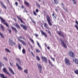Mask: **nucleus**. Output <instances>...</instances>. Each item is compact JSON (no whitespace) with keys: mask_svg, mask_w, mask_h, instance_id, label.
<instances>
[{"mask_svg":"<svg viewBox=\"0 0 78 78\" xmlns=\"http://www.w3.org/2000/svg\"><path fill=\"white\" fill-rule=\"evenodd\" d=\"M0 19L1 22L3 23L4 25H5L6 27H7L8 28H9V25L8 24V23L6 22V21L4 19H3L2 17H0Z\"/></svg>","mask_w":78,"mask_h":78,"instance_id":"1","label":"nucleus"},{"mask_svg":"<svg viewBox=\"0 0 78 78\" xmlns=\"http://www.w3.org/2000/svg\"><path fill=\"white\" fill-rule=\"evenodd\" d=\"M46 19L48 22V23L49 25L50 26H51L52 25V24L51 23V19H50V18L49 17V16L47 15L46 16Z\"/></svg>","mask_w":78,"mask_h":78,"instance_id":"2","label":"nucleus"},{"mask_svg":"<svg viewBox=\"0 0 78 78\" xmlns=\"http://www.w3.org/2000/svg\"><path fill=\"white\" fill-rule=\"evenodd\" d=\"M65 62L66 64L68 66H70V62L69 61V59L67 58H66L65 59Z\"/></svg>","mask_w":78,"mask_h":78,"instance_id":"3","label":"nucleus"},{"mask_svg":"<svg viewBox=\"0 0 78 78\" xmlns=\"http://www.w3.org/2000/svg\"><path fill=\"white\" fill-rule=\"evenodd\" d=\"M68 54L69 56H70V57H72V58L75 57V53L73 51H69L68 53Z\"/></svg>","mask_w":78,"mask_h":78,"instance_id":"4","label":"nucleus"},{"mask_svg":"<svg viewBox=\"0 0 78 78\" xmlns=\"http://www.w3.org/2000/svg\"><path fill=\"white\" fill-rule=\"evenodd\" d=\"M3 72H4V73H6L7 75H9V76H11V75L10 74H9V73L7 71V70H6V68H4L3 69Z\"/></svg>","mask_w":78,"mask_h":78,"instance_id":"5","label":"nucleus"},{"mask_svg":"<svg viewBox=\"0 0 78 78\" xmlns=\"http://www.w3.org/2000/svg\"><path fill=\"white\" fill-rule=\"evenodd\" d=\"M60 40L61 41V43L63 44V47L65 48H66L67 46H66V44H65V43H64V41H63V40H62V39L60 38Z\"/></svg>","mask_w":78,"mask_h":78,"instance_id":"6","label":"nucleus"},{"mask_svg":"<svg viewBox=\"0 0 78 78\" xmlns=\"http://www.w3.org/2000/svg\"><path fill=\"white\" fill-rule=\"evenodd\" d=\"M41 58L43 60V61H44L45 63L47 62V58L46 57L42 56L41 57Z\"/></svg>","mask_w":78,"mask_h":78,"instance_id":"7","label":"nucleus"},{"mask_svg":"<svg viewBox=\"0 0 78 78\" xmlns=\"http://www.w3.org/2000/svg\"><path fill=\"white\" fill-rule=\"evenodd\" d=\"M38 69L40 71V73H42V66L41 65L38 64Z\"/></svg>","mask_w":78,"mask_h":78,"instance_id":"8","label":"nucleus"},{"mask_svg":"<svg viewBox=\"0 0 78 78\" xmlns=\"http://www.w3.org/2000/svg\"><path fill=\"white\" fill-rule=\"evenodd\" d=\"M57 34L58 35H59L60 36H62V37H63L64 39V35H63V34H62V32L61 31H58L57 32Z\"/></svg>","mask_w":78,"mask_h":78,"instance_id":"9","label":"nucleus"},{"mask_svg":"<svg viewBox=\"0 0 78 78\" xmlns=\"http://www.w3.org/2000/svg\"><path fill=\"white\" fill-rule=\"evenodd\" d=\"M21 27H22L25 30H27V27L26 26H24L23 24L20 25Z\"/></svg>","mask_w":78,"mask_h":78,"instance_id":"10","label":"nucleus"},{"mask_svg":"<svg viewBox=\"0 0 78 78\" xmlns=\"http://www.w3.org/2000/svg\"><path fill=\"white\" fill-rule=\"evenodd\" d=\"M52 16H53V19L54 20H56V17H57V15L55 14V13H53L52 14Z\"/></svg>","mask_w":78,"mask_h":78,"instance_id":"11","label":"nucleus"},{"mask_svg":"<svg viewBox=\"0 0 78 78\" xmlns=\"http://www.w3.org/2000/svg\"><path fill=\"white\" fill-rule=\"evenodd\" d=\"M18 39L19 41H20V42H21V43H22V44H23V45H27V43L24 42L22 40H20L19 38H18Z\"/></svg>","mask_w":78,"mask_h":78,"instance_id":"12","label":"nucleus"},{"mask_svg":"<svg viewBox=\"0 0 78 78\" xmlns=\"http://www.w3.org/2000/svg\"><path fill=\"white\" fill-rule=\"evenodd\" d=\"M41 34H42V35L44 36L45 37H47V35L45 33V32H44L43 31H41Z\"/></svg>","mask_w":78,"mask_h":78,"instance_id":"13","label":"nucleus"},{"mask_svg":"<svg viewBox=\"0 0 78 78\" xmlns=\"http://www.w3.org/2000/svg\"><path fill=\"white\" fill-rule=\"evenodd\" d=\"M16 17H17V18H18L19 20H20V22H21V23H24L23 22V21H22V18H21L19 17V16H17Z\"/></svg>","mask_w":78,"mask_h":78,"instance_id":"14","label":"nucleus"},{"mask_svg":"<svg viewBox=\"0 0 78 78\" xmlns=\"http://www.w3.org/2000/svg\"><path fill=\"white\" fill-rule=\"evenodd\" d=\"M16 66L18 67V69L19 70H22V68H21V67H20V66H19V64L16 63Z\"/></svg>","mask_w":78,"mask_h":78,"instance_id":"15","label":"nucleus"},{"mask_svg":"<svg viewBox=\"0 0 78 78\" xmlns=\"http://www.w3.org/2000/svg\"><path fill=\"white\" fill-rule=\"evenodd\" d=\"M9 71H10V72H11V73H12L13 74V75H14V74H15L14 73V72H13V71H12V69H11L10 67H9Z\"/></svg>","mask_w":78,"mask_h":78,"instance_id":"16","label":"nucleus"},{"mask_svg":"<svg viewBox=\"0 0 78 78\" xmlns=\"http://www.w3.org/2000/svg\"><path fill=\"white\" fill-rule=\"evenodd\" d=\"M54 2L56 5H58V0H54Z\"/></svg>","mask_w":78,"mask_h":78,"instance_id":"17","label":"nucleus"},{"mask_svg":"<svg viewBox=\"0 0 78 78\" xmlns=\"http://www.w3.org/2000/svg\"><path fill=\"white\" fill-rule=\"evenodd\" d=\"M24 4L26 5H27V6H28L30 5L29 4V3H28V2H27L26 1H24Z\"/></svg>","mask_w":78,"mask_h":78,"instance_id":"18","label":"nucleus"},{"mask_svg":"<svg viewBox=\"0 0 78 78\" xmlns=\"http://www.w3.org/2000/svg\"><path fill=\"white\" fill-rule=\"evenodd\" d=\"M0 3L1 4H2V6H3L4 8H5V9H6V6H5V5H4L3 4L2 2L0 1Z\"/></svg>","mask_w":78,"mask_h":78,"instance_id":"19","label":"nucleus"},{"mask_svg":"<svg viewBox=\"0 0 78 78\" xmlns=\"http://www.w3.org/2000/svg\"><path fill=\"white\" fill-rule=\"evenodd\" d=\"M75 62L76 64H78V59L77 58H75Z\"/></svg>","mask_w":78,"mask_h":78,"instance_id":"20","label":"nucleus"},{"mask_svg":"<svg viewBox=\"0 0 78 78\" xmlns=\"http://www.w3.org/2000/svg\"><path fill=\"white\" fill-rule=\"evenodd\" d=\"M62 5H63V9H64V10L65 11H66L67 12H68L67 10V9H66L64 8V4H63V3H62Z\"/></svg>","mask_w":78,"mask_h":78,"instance_id":"21","label":"nucleus"},{"mask_svg":"<svg viewBox=\"0 0 78 78\" xmlns=\"http://www.w3.org/2000/svg\"><path fill=\"white\" fill-rule=\"evenodd\" d=\"M12 29L13 30H14L15 32H17V30H16V28H15L14 27H12Z\"/></svg>","mask_w":78,"mask_h":78,"instance_id":"22","label":"nucleus"},{"mask_svg":"<svg viewBox=\"0 0 78 78\" xmlns=\"http://www.w3.org/2000/svg\"><path fill=\"white\" fill-rule=\"evenodd\" d=\"M15 26L17 28H20V26H19V25H18L17 23H16V24Z\"/></svg>","mask_w":78,"mask_h":78,"instance_id":"23","label":"nucleus"},{"mask_svg":"<svg viewBox=\"0 0 78 78\" xmlns=\"http://www.w3.org/2000/svg\"><path fill=\"white\" fill-rule=\"evenodd\" d=\"M36 4L38 6V8H41V5H40L39 4H38L37 2H36Z\"/></svg>","mask_w":78,"mask_h":78,"instance_id":"24","label":"nucleus"},{"mask_svg":"<svg viewBox=\"0 0 78 78\" xmlns=\"http://www.w3.org/2000/svg\"><path fill=\"white\" fill-rule=\"evenodd\" d=\"M74 73H75L76 74H77V75H78V70H76L74 71Z\"/></svg>","mask_w":78,"mask_h":78,"instance_id":"25","label":"nucleus"},{"mask_svg":"<svg viewBox=\"0 0 78 78\" xmlns=\"http://www.w3.org/2000/svg\"><path fill=\"white\" fill-rule=\"evenodd\" d=\"M1 27L2 28L3 31H4V28H3V26L2 24L1 25Z\"/></svg>","mask_w":78,"mask_h":78,"instance_id":"26","label":"nucleus"},{"mask_svg":"<svg viewBox=\"0 0 78 78\" xmlns=\"http://www.w3.org/2000/svg\"><path fill=\"white\" fill-rule=\"evenodd\" d=\"M40 52L41 51L39 50V49H36V52H37V53H40Z\"/></svg>","mask_w":78,"mask_h":78,"instance_id":"27","label":"nucleus"},{"mask_svg":"<svg viewBox=\"0 0 78 78\" xmlns=\"http://www.w3.org/2000/svg\"><path fill=\"white\" fill-rule=\"evenodd\" d=\"M18 47L19 48V49L20 50H21V46H20V44H19Z\"/></svg>","mask_w":78,"mask_h":78,"instance_id":"28","label":"nucleus"},{"mask_svg":"<svg viewBox=\"0 0 78 78\" xmlns=\"http://www.w3.org/2000/svg\"><path fill=\"white\" fill-rule=\"evenodd\" d=\"M47 26H48V25L46 23H45L44 24V27L46 28V27H47Z\"/></svg>","mask_w":78,"mask_h":78,"instance_id":"29","label":"nucleus"},{"mask_svg":"<svg viewBox=\"0 0 78 78\" xmlns=\"http://www.w3.org/2000/svg\"><path fill=\"white\" fill-rule=\"evenodd\" d=\"M5 50L7 52H9V53H10V51L9 49H7V48H5Z\"/></svg>","mask_w":78,"mask_h":78,"instance_id":"30","label":"nucleus"},{"mask_svg":"<svg viewBox=\"0 0 78 78\" xmlns=\"http://www.w3.org/2000/svg\"><path fill=\"white\" fill-rule=\"evenodd\" d=\"M24 72L25 73H28V70L27 69H25L24 70Z\"/></svg>","mask_w":78,"mask_h":78,"instance_id":"31","label":"nucleus"},{"mask_svg":"<svg viewBox=\"0 0 78 78\" xmlns=\"http://www.w3.org/2000/svg\"><path fill=\"white\" fill-rule=\"evenodd\" d=\"M38 61H40V58H39V57L38 56H37L36 57Z\"/></svg>","mask_w":78,"mask_h":78,"instance_id":"32","label":"nucleus"},{"mask_svg":"<svg viewBox=\"0 0 78 78\" xmlns=\"http://www.w3.org/2000/svg\"><path fill=\"white\" fill-rule=\"evenodd\" d=\"M22 52H23V54H25V49H23V50Z\"/></svg>","mask_w":78,"mask_h":78,"instance_id":"33","label":"nucleus"},{"mask_svg":"<svg viewBox=\"0 0 78 78\" xmlns=\"http://www.w3.org/2000/svg\"><path fill=\"white\" fill-rule=\"evenodd\" d=\"M0 35H1V37H2V38H4V36L3 35V34H2L1 33V32H0Z\"/></svg>","mask_w":78,"mask_h":78,"instance_id":"34","label":"nucleus"},{"mask_svg":"<svg viewBox=\"0 0 78 78\" xmlns=\"http://www.w3.org/2000/svg\"><path fill=\"white\" fill-rule=\"evenodd\" d=\"M33 13L35 16H37V14H36V12L35 11H33Z\"/></svg>","mask_w":78,"mask_h":78,"instance_id":"35","label":"nucleus"},{"mask_svg":"<svg viewBox=\"0 0 78 78\" xmlns=\"http://www.w3.org/2000/svg\"><path fill=\"white\" fill-rule=\"evenodd\" d=\"M73 1L74 2L73 4H75V5H76V3L75 1V0H73Z\"/></svg>","mask_w":78,"mask_h":78,"instance_id":"36","label":"nucleus"},{"mask_svg":"<svg viewBox=\"0 0 78 78\" xmlns=\"http://www.w3.org/2000/svg\"><path fill=\"white\" fill-rule=\"evenodd\" d=\"M37 44L38 46H39V47H40V48H41V46L40 45V44H39L38 43H37Z\"/></svg>","mask_w":78,"mask_h":78,"instance_id":"37","label":"nucleus"},{"mask_svg":"<svg viewBox=\"0 0 78 78\" xmlns=\"http://www.w3.org/2000/svg\"><path fill=\"white\" fill-rule=\"evenodd\" d=\"M50 58H51V59H52L54 61H55V58H52L51 57Z\"/></svg>","mask_w":78,"mask_h":78,"instance_id":"38","label":"nucleus"},{"mask_svg":"<svg viewBox=\"0 0 78 78\" xmlns=\"http://www.w3.org/2000/svg\"><path fill=\"white\" fill-rule=\"evenodd\" d=\"M16 59L17 61H19V62H20V59L17 58H16Z\"/></svg>","mask_w":78,"mask_h":78,"instance_id":"39","label":"nucleus"},{"mask_svg":"<svg viewBox=\"0 0 78 78\" xmlns=\"http://www.w3.org/2000/svg\"><path fill=\"white\" fill-rule=\"evenodd\" d=\"M4 59H5V61H7V58L6 57H4Z\"/></svg>","mask_w":78,"mask_h":78,"instance_id":"40","label":"nucleus"},{"mask_svg":"<svg viewBox=\"0 0 78 78\" xmlns=\"http://www.w3.org/2000/svg\"><path fill=\"white\" fill-rule=\"evenodd\" d=\"M15 5H16V6H17L18 5V3H17V2H15Z\"/></svg>","mask_w":78,"mask_h":78,"instance_id":"41","label":"nucleus"},{"mask_svg":"<svg viewBox=\"0 0 78 78\" xmlns=\"http://www.w3.org/2000/svg\"><path fill=\"white\" fill-rule=\"evenodd\" d=\"M36 11L37 12H39V10H38V9H37L36 10Z\"/></svg>","mask_w":78,"mask_h":78,"instance_id":"42","label":"nucleus"},{"mask_svg":"<svg viewBox=\"0 0 78 78\" xmlns=\"http://www.w3.org/2000/svg\"><path fill=\"white\" fill-rule=\"evenodd\" d=\"M76 23L77 24V25H78V22L77 21H76Z\"/></svg>","mask_w":78,"mask_h":78,"instance_id":"43","label":"nucleus"},{"mask_svg":"<svg viewBox=\"0 0 78 78\" xmlns=\"http://www.w3.org/2000/svg\"><path fill=\"white\" fill-rule=\"evenodd\" d=\"M30 41H31V42L33 43H34V41L32 39H30Z\"/></svg>","mask_w":78,"mask_h":78,"instance_id":"44","label":"nucleus"},{"mask_svg":"<svg viewBox=\"0 0 78 78\" xmlns=\"http://www.w3.org/2000/svg\"><path fill=\"white\" fill-rule=\"evenodd\" d=\"M9 32L10 33H11V30L10 29L9 30Z\"/></svg>","mask_w":78,"mask_h":78,"instance_id":"45","label":"nucleus"},{"mask_svg":"<svg viewBox=\"0 0 78 78\" xmlns=\"http://www.w3.org/2000/svg\"><path fill=\"white\" fill-rule=\"evenodd\" d=\"M48 33L49 34H51V33L50 32V31H48Z\"/></svg>","mask_w":78,"mask_h":78,"instance_id":"46","label":"nucleus"},{"mask_svg":"<svg viewBox=\"0 0 78 78\" xmlns=\"http://www.w3.org/2000/svg\"><path fill=\"white\" fill-rule=\"evenodd\" d=\"M55 11H56L57 12L58 11V9H55Z\"/></svg>","mask_w":78,"mask_h":78,"instance_id":"47","label":"nucleus"},{"mask_svg":"<svg viewBox=\"0 0 78 78\" xmlns=\"http://www.w3.org/2000/svg\"><path fill=\"white\" fill-rule=\"evenodd\" d=\"M49 63L50 64H51V62H49Z\"/></svg>","mask_w":78,"mask_h":78,"instance_id":"48","label":"nucleus"},{"mask_svg":"<svg viewBox=\"0 0 78 78\" xmlns=\"http://www.w3.org/2000/svg\"><path fill=\"white\" fill-rule=\"evenodd\" d=\"M46 28H47V29H48V30H49V28H48V27H47Z\"/></svg>","mask_w":78,"mask_h":78,"instance_id":"49","label":"nucleus"},{"mask_svg":"<svg viewBox=\"0 0 78 78\" xmlns=\"http://www.w3.org/2000/svg\"><path fill=\"white\" fill-rule=\"evenodd\" d=\"M47 48L48 49V50H50V47H48Z\"/></svg>","mask_w":78,"mask_h":78,"instance_id":"50","label":"nucleus"},{"mask_svg":"<svg viewBox=\"0 0 78 78\" xmlns=\"http://www.w3.org/2000/svg\"><path fill=\"white\" fill-rule=\"evenodd\" d=\"M35 36H36V37H37L38 36V35H37V34H36Z\"/></svg>","mask_w":78,"mask_h":78,"instance_id":"51","label":"nucleus"},{"mask_svg":"<svg viewBox=\"0 0 78 78\" xmlns=\"http://www.w3.org/2000/svg\"><path fill=\"white\" fill-rule=\"evenodd\" d=\"M2 62H0V66H2Z\"/></svg>","mask_w":78,"mask_h":78,"instance_id":"52","label":"nucleus"},{"mask_svg":"<svg viewBox=\"0 0 78 78\" xmlns=\"http://www.w3.org/2000/svg\"><path fill=\"white\" fill-rule=\"evenodd\" d=\"M31 53H32V55H33V56H34V54H33V52H31Z\"/></svg>","mask_w":78,"mask_h":78,"instance_id":"53","label":"nucleus"},{"mask_svg":"<svg viewBox=\"0 0 78 78\" xmlns=\"http://www.w3.org/2000/svg\"><path fill=\"white\" fill-rule=\"evenodd\" d=\"M19 38H20V39H22V37H19Z\"/></svg>","mask_w":78,"mask_h":78,"instance_id":"54","label":"nucleus"},{"mask_svg":"<svg viewBox=\"0 0 78 78\" xmlns=\"http://www.w3.org/2000/svg\"><path fill=\"white\" fill-rule=\"evenodd\" d=\"M21 8H24V7L22 5Z\"/></svg>","mask_w":78,"mask_h":78,"instance_id":"55","label":"nucleus"},{"mask_svg":"<svg viewBox=\"0 0 78 78\" xmlns=\"http://www.w3.org/2000/svg\"><path fill=\"white\" fill-rule=\"evenodd\" d=\"M51 66H52V67H53V65H52V64H51Z\"/></svg>","mask_w":78,"mask_h":78,"instance_id":"56","label":"nucleus"},{"mask_svg":"<svg viewBox=\"0 0 78 78\" xmlns=\"http://www.w3.org/2000/svg\"><path fill=\"white\" fill-rule=\"evenodd\" d=\"M30 18L31 20H32L33 19L31 18V17H30Z\"/></svg>","mask_w":78,"mask_h":78,"instance_id":"57","label":"nucleus"},{"mask_svg":"<svg viewBox=\"0 0 78 78\" xmlns=\"http://www.w3.org/2000/svg\"><path fill=\"white\" fill-rule=\"evenodd\" d=\"M28 50L29 51H30V48H28Z\"/></svg>","mask_w":78,"mask_h":78,"instance_id":"58","label":"nucleus"},{"mask_svg":"<svg viewBox=\"0 0 78 78\" xmlns=\"http://www.w3.org/2000/svg\"><path fill=\"white\" fill-rule=\"evenodd\" d=\"M10 64L11 65V66H12V65L11 64V63H10Z\"/></svg>","mask_w":78,"mask_h":78,"instance_id":"59","label":"nucleus"},{"mask_svg":"<svg viewBox=\"0 0 78 78\" xmlns=\"http://www.w3.org/2000/svg\"><path fill=\"white\" fill-rule=\"evenodd\" d=\"M41 27L43 28V26L42 25H41Z\"/></svg>","mask_w":78,"mask_h":78,"instance_id":"60","label":"nucleus"},{"mask_svg":"<svg viewBox=\"0 0 78 78\" xmlns=\"http://www.w3.org/2000/svg\"><path fill=\"white\" fill-rule=\"evenodd\" d=\"M45 45L46 47H47V44H45Z\"/></svg>","mask_w":78,"mask_h":78,"instance_id":"61","label":"nucleus"},{"mask_svg":"<svg viewBox=\"0 0 78 78\" xmlns=\"http://www.w3.org/2000/svg\"><path fill=\"white\" fill-rule=\"evenodd\" d=\"M0 13H1V11L0 10Z\"/></svg>","mask_w":78,"mask_h":78,"instance_id":"62","label":"nucleus"},{"mask_svg":"<svg viewBox=\"0 0 78 78\" xmlns=\"http://www.w3.org/2000/svg\"><path fill=\"white\" fill-rule=\"evenodd\" d=\"M18 1H20L21 0H18Z\"/></svg>","mask_w":78,"mask_h":78,"instance_id":"63","label":"nucleus"},{"mask_svg":"<svg viewBox=\"0 0 78 78\" xmlns=\"http://www.w3.org/2000/svg\"><path fill=\"white\" fill-rule=\"evenodd\" d=\"M23 39H25L24 38H23Z\"/></svg>","mask_w":78,"mask_h":78,"instance_id":"64","label":"nucleus"}]
</instances>
